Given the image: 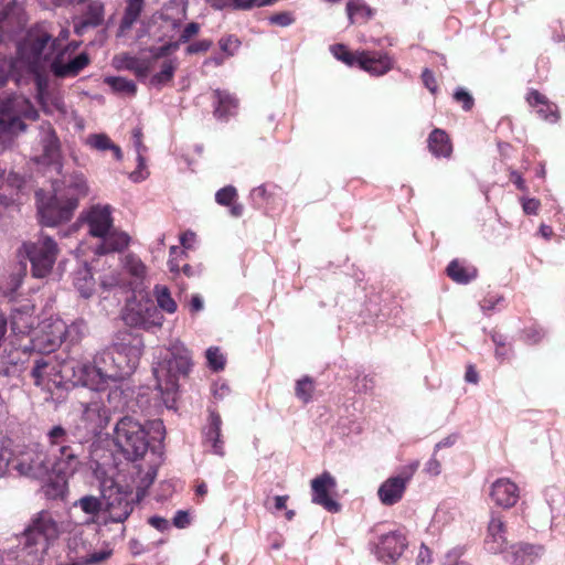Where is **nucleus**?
I'll return each mask as SVG.
<instances>
[{"mask_svg": "<svg viewBox=\"0 0 565 565\" xmlns=\"http://www.w3.org/2000/svg\"><path fill=\"white\" fill-rule=\"evenodd\" d=\"M237 198V191L233 185H227L220 189L215 193V201L223 206H230Z\"/></svg>", "mask_w": 565, "mask_h": 565, "instance_id": "obj_57", "label": "nucleus"}, {"mask_svg": "<svg viewBox=\"0 0 565 565\" xmlns=\"http://www.w3.org/2000/svg\"><path fill=\"white\" fill-rule=\"evenodd\" d=\"M489 495L495 505L510 509L520 499V489L509 478H499L490 487Z\"/></svg>", "mask_w": 565, "mask_h": 565, "instance_id": "obj_25", "label": "nucleus"}, {"mask_svg": "<svg viewBox=\"0 0 565 565\" xmlns=\"http://www.w3.org/2000/svg\"><path fill=\"white\" fill-rule=\"evenodd\" d=\"M100 286L105 290H111L114 288L130 290L127 280L124 278V275L118 271L104 274L100 278Z\"/></svg>", "mask_w": 565, "mask_h": 565, "instance_id": "obj_50", "label": "nucleus"}, {"mask_svg": "<svg viewBox=\"0 0 565 565\" xmlns=\"http://www.w3.org/2000/svg\"><path fill=\"white\" fill-rule=\"evenodd\" d=\"M137 169L130 173V179L134 182H141L148 177V171L146 169V160L141 153L137 156Z\"/></svg>", "mask_w": 565, "mask_h": 565, "instance_id": "obj_59", "label": "nucleus"}, {"mask_svg": "<svg viewBox=\"0 0 565 565\" xmlns=\"http://www.w3.org/2000/svg\"><path fill=\"white\" fill-rule=\"evenodd\" d=\"M72 329L57 317H50L43 320L39 326V330L31 338L32 352L38 354L53 352Z\"/></svg>", "mask_w": 565, "mask_h": 565, "instance_id": "obj_14", "label": "nucleus"}, {"mask_svg": "<svg viewBox=\"0 0 565 565\" xmlns=\"http://www.w3.org/2000/svg\"><path fill=\"white\" fill-rule=\"evenodd\" d=\"M200 29L201 26L199 23L191 22L183 28L178 41H169L160 46H150L147 49V52L150 53L154 60L166 57L177 52L182 43H186L195 36L200 32Z\"/></svg>", "mask_w": 565, "mask_h": 565, "instance_id": "obj_28", "label": "nucleus"}, {"mask_svg": "<svg viewBox=\"0 0 565 565\" xmlns=\"http://www.w3.org/2000/svg\"><path fill=\"white\" fill-rule=\"evenodd\" d=\"M15 455L13 443L10 438H0V478L4 477Z\"/></svg>", "mask_w": 565, "mask_h": 565, "instance_id": "obj_48", "label": "nucleus"}, {"mask_svg": "<svg viewBox=\"0 0 565 565\" xmlns=\"http://www.w3.org/2000/svg\"><path fill=\"white\" fill-rule=\"evenodd\" d=\"M269 22L279 26H289L295 22V18L291 12H279L269 17Z\"/></svg>", "mask_w": 565, "mask_h": 565, "instance_id": "obj_60", "label": "nucleus"}, {"mask_svg": "<svg viewBox=\"0 0 565 565\" xmlns=\"http://www.w3.org/2000/svg\"><path fill=\"white\" fill-rule=\"evenodd\" d=\"M148 434L149 430L140 422L124 416L115 425L113 440L126 459L136 461L143 458L149 448Z\"/></svg>", "mask_w": 565, "mask_h": 565, "instance_id": "obj_6", "label": "nucleus"}, {"mask_svg": "<svg viewBox=\"0 0 565 565\" xmlns=\"http://www.w3.org/2000/svg\"><path fill=\"white\" fill-rule=\"evenodd\" d=\"M90 62L86 52L74 55L68 49H61L54 52L47 61L52 74L57 78H70L77 76Z\"/></svg>", "mask_w": 565, "mask_h": 565, "instance_id": "obj_17", "label": "nucleus"}, {"mask_svg": "<svg viewBox=\"0 0 565 565\" xmlns=\"http://www.w3.org/2000/svg\"><path fill=\"white\" fill-rule=\"evenodd\" d=\"M164 61L161 64L160 71L156 74H153L150 77V85L157 88H161L162 86L170 83L173 77L174 73L179 66V61L177 57H163Z\"/></svg>", "mask_w": 565, "mask_h": 565, "instance_id": "obj_40", "label": "nucleus"}, {"mask_svg": "<svg viewBox=\"0 0 565 565\" xmlns=\"http://www.w3.org/2000/svg\"><path fill=\"white\" fill-rule=\"evenodd\" d=\"M104 22V4L98 1H89L78 22L74 24V31L82 35L88 28H96Z\"/></svg>", "mask_w": 565, "mask_h": 565, "instance_id": "obj_32", "label": "nucleus"}, {"mask_svg": "<svg viewBox=\"0 0 565 565\" xmlns=\"http://www.w3.org/2000/svg\"><path fill=\"white\" fill-rule=\"evenodd\" d=\"M212 45L213 42L211 40H200L188 45V47L185 49V53L192 55L201 52H206L211 49Z\"/></svg>", "mask_w": 565, "mask_h": 565, "instance_id": "obj_61", "label": "nucleus"}, {"mask_svg": "<svg viewBox=\"0 0 565 565\" xmlns=\"http://www.w3.org/2000/svg\"><path fill=\"white\" fill-rule=\"evenodd\" d=\"M504 301L503 297L497 294H489L480 301V309L486 315L500 309L499 306Z\"/></svg>", "mask_w": 565, "mask_h": 565, "instance_id": "obj_58", "label": "nucleus"}, {"mask_svg": "<svg viewBox=\"0 0 565 565\" xmlns=\"http://www.w3.org/2000/svg\"><path fill=\"white\" fill-rule=\"evenodd\" d=\"M151 54L149 57H137L129 54H121L114 57V65L119 70H128L135 73L138 78H145L149 75L156 62Z\"/></svg>", "mask_w": 565, "mask_h": 565, "instance_id": "obj_27", "label": "nucleus"}, {"mask_svg": "<svg viewBox=\"0 0 565 565\" xmlns=\"http://www.w3.org/2000/svg\"><path fill=\"white\" fill-rule=\"evenodd\" d=\"M456 102L458 103H461L462 104V108L465 110H470L473 106V98L472 96L467 92L463 88H459L455 92V95H454Z\"/></svg>", "mask_w": 565, "mask_h": 565, "instance_id": "obj_63", "label": "nucleus"}, {"mask_svg": "<svg viewBox=\"0 0 565 565\" xmlns=\"http://www.w3.org/2000/svg\"><path fill=\"white\" fill-rule=\"evenodd\" d=\"M102 242L96 246L97 254H107L113 252H119L126 248L129 244L130 237L124 232H117L114 228L105 236H100Z\"/></svg>", "mask_w": 565, "mask_h": 565, "instance_id": "obj_36", "label": "nucleus"}, {"mask_svg": "<svg viewBox=\"0 0 565 565\" xmlns=\"http://www.w3.org/2000/svg\"><path fill=\"white\" fill-rule=\"evenodd\" d=\"M406 546L405 535L399 531H391L380 535L379 541L374 543L373 552L380 561L390 563L401 557Z\"/></svg>", "mask_w": 565, "mask_h": 565, "instance_id": "obj_20", "label": "nucleus"}, {"mask_svg": "<svg viewBox=\"0 0 565 565\" xmlns=\"http://www.w3.org/2000/svg\"><path fill=\"white\" fill-rule=\"evenodd\" d=\"M218 46L226 57H231L237 53L241 46V41L238 40L237 36L231 34L221 38L218 41Z\"/></svg>", "mask_w": 565, "mask_h": 565, "instance_id": "obj_55", "label": "nucleus"}, {"mask_svg": "<svg viewBox=\"0 0 565 565\" xmlns=\"http://www.w3.org/2000/svg\"><path fill=\"white\" fill-rule=\"evenodd\" d=\"M82 416L73 431V437L88 440L99 435L107 426L110 415L109 411L99 399H92L83 405Z\"/></svg>", "mask_w": 565, "mask_h": 565, "instance_id": "obj_13", "label": "nucleus"}, {"mask_svg": "<svg viewBox=\"0 0 565 565\" xmlns=\"http://www.w3.org/2000/svg\"><path fill=\"white\" fill-rule=\"evenodd\" d=\"M428 148L435 157H450L452 146L446 131L434 129L428 137Z\"/></svg>", "mask_w": 565, "mask_h": 565, "instance_id": "obj_38", "label": "nucleus"}, {"mask_svg": "<svg viewBox=\"0 0 565 565\" xmlns=\"http://www.w3.org/2000/svg\"><path fill=\"white\" fill-rule=\"evenodd\" d=\"M33 313L34 306L30 303L12 309L10 315L11 332L17 337L30 334L35 321Z\"/></svg>", "mask_w": 565, "mask_h": 565, "instance_id": "obj_29", "label": "nucleus"}, {"mask_svg": "<svg viewBox=\"0 0 565 565\" xmlns=\"http://www.w3.org/2000/svg\"><path fill=\"white\" fill-rule=\"evenodd\" d=\"M122 320L129 327L150 329L161 327L163 316L148 296H132L122 310Z\"/></svg>", "mask_w": 565, "mask_h": 565, "instance_id": "obj_11", "label": "nucleus"}, {"mask_svg": "<svg viewBox=\"0 0 565 565\" xmlns=\"http://www.w3.org/2000/svg\"><path fill=\"white\" fill-rule=\"evenodd\" d=\"M104 82L115 92L126 96H135L137 86L134 81L120 76H107Z\"/></svg>", "mask_w": 565, "mask_h": 565, "instance_id": "obj_47", "label": "nucleus"}, {"mask_svg": "<svg viewBox=\"0 0 565 565\" xmlns=\"http://www.w3.org/2000/svg\"><path fill=\"white\" fill-rule=\"evenodd\" d=\"M65 362L66 360L58 361L56 356L50 355V353L42 356L36 354L31 371L34 384L51 394L66 391V374L63 371Z\"/></svg>", "mask_w": 565, "mask_h": 565, "instance_id": "obj_10", "label": "nucleus"}, {"mask_svg": "<svg viewBox=\"0 0 565 565\" xmlns=\"http://www.w3.org/2000/svg\"><path fill=\"white\" fill-rule=\"evenodd\" d=\"M222 418L215 411H209L207 424L203 428L204 443L211 446L213 454L224 456V441L221 438Z\"/></svg>", "mask_w": 565, "mask_h": 565, "instance_id": "obj_30", "label": "nucleus"}, {"mask_svg": "<svg viewBox=\"0 0 565 565\" xmlns=\"http://www.w3.org/2000/svg\"><path fill=\"white\" fill-rule=\"evenodd\" d=\"M484 548L489 553L502 555H504L509 548L505 523L502 518L495 513L491 514L487 527Z\"/></svg>", "mask_w": 565, "mask_h": 565, "instance_id": "obj_23", "label": "nucleus"}, {"mask_svg": "<svg viewBox=\"0 0 565 565\" xmlns=\"http://www.w3.org/2000/svg\"><path fill=\"white\" fill-rule=\"evenodd\" d=\"M331 52L337 60L342 61L347 65H358V56L360 51L351 53L347 50V47L343 44H335L331 46Z\"/></svg>", "mask_w": 565, "mask_h": 565, "instance_id": "obj_54", "label": "nucleus"}, {"mask_svg": "<svg viewBox=\"0 0 565 565\" xmlns=\"http://www.w3.org/2000/svg\"><path fill=\"white\" fill-rule=\"evenodd\" d=\"M75 505H78L85 513L96 515L102 509V501L93 495L81 498Z\"/></svg>", "mask_w": 565, "mask_h": 565, "instance_id": "obj_56", "label": "nucleus"}, {"mask_svg": "<svg viewBox=\"0 0 565 565\" xmlns=\"http://www.w3.org/2000/svg\"><path fill=\"white\" fill-rule=\"evenodd\" d=\"M26 21L22 3L17 0L0 1V44L13 41L18 46V43L23 40V38L18 40V35L23 32Z\"/></svg>", "mask_w": 565, "mask_h": 565, "instance_id": "obj_12", "label": "nucleus"}, {"mask_svg": "<svg viewBox=\"0 0 565 565\" xmlns=\"http://www.w3.org/2000/svg\"><path fill=\"white\" fill-rule=\"evenodd\" d=\"M107 509L109 516L115 522L125 521L132 512L134 505L127 494L116 491L115 495L109 494L107 498Z\"/></svg>", "mask_w": 565, "mask_h": 565, "instance_id": "obj_34", "label": "nucleus"}, {"mask_svg": "<svg viewBox=\"0 0 565 565\" xmlns=\"http://www.w3.org/2000/svg\"><path fill=\"white\" fill-rule=\"evenodd\" d=\"M447 275L458 284H468L477 277V269L455 259L447 266Z\"/></svg>", "mask_w": 565, "mask_h": 565, "instance_id": "obj_43", "label": "nucleus"}, {"mask_svg": "<svg viewBox=\"0 0 565 565\" xmlns=\"http://www.w3.org/2000/svg\"><path fill=\"white\" fill-rule=\"evenodd\" d=\"M141 355V349L138 345L127 343H115L94 356L102 373L104 370H113L116 373L114 377H106L107 382L117 383L130 375L137 367Z\"/></svg>", "mask_w": 565, "mask_h": 565, "instance_id": "obj_5", "label": "nucleus"}, {"mask_svg": "<svg viewBox=\"0 0 565 565\" xmlns=\"http://www.w3.org/2000/svg\"><path fill=\"white\" fill-rule=\"evenodd\" d=\"M214 97L216 106L214 115L221 120H227L231 116L235 115L237 109V99L230 93L224 90H215Z\"/></svg>", "mask_w": 565, "mask_h": 565, "instance_id": "obj_37", "label": "nucleus"}, {"mask_svg": "<svg viewBox=\"0 0 565 565\" xmlns=\"http://www.w3.org/2000/svg\"><path fill=\"white\" fill-rule=\"evenodd\" d=\"M53 195L45 200L42 191L36 192L38 212L41 223L45 226H55L61 222L68 221L81 198L88 191L86 179L83 173L73 171L71 174H63L52 182Z\"/></svg>", "mask_w": 565, "mask_h": 565, "instance_id": "obj_1", "label": "nucleus"}, {"mask_svg": "<svg viewBox=\"0 0 565 565\" xmlns=\"http://www.w3.org/2000/svg\"><path fill=\"white\" fill-rule=\"evenodd\" d=\"M31 350V345H25L22 350L12 348L11 350H3L0 353V374L4 376H12L22 370L21 355H25Z\"/></svg>", "mask_w": 565, "mask_h": 565, "instance_id": "obj_33", "label": "nucleus"}, {"mask_svg": "<svg viewBox=\"0 0 565 565\" xmlns=\"http://www.w3.org/2000/svg\"><path fill=\"white\" fill-rule=\"evenodd\" d=\"M544 553L545 548L541 544L519 542L509 546L503 559L511 565H534L543 557Z\"/></svg>", "mask_w": 565, "mask_h": 565, "instance_id": "obj_22", "label": "nucleus"}, {"mask_svg": "<svg viewBox=\"0 0 565 565\" xmlns=\"http://www.w3.org/2000/svg\"><path fill=\"white\" fill-rule=\"evenodd\" d=\"M192 366L191 352L179 340L156 349L152 363V372L157 381L156 388L168 408H171L175 401L179 380L188 376Z\"/></svg>", "mask_w": 565, "mask_h": 565, "instance_id": "obj_2", "label": "nucleus"}, {"mask_svg": "<svg viewBox=\"0 0 565 565\" xmlns=\"http://www.w3.org/2000/svg\"><path fill=\"white\" fill-rule=\"evenodd\" d=\"M526 102L531 107L536 108L539 116L547 121L555 122L558 118L557 108L554 104L536 89H531L526 95Z\"/></svg>", "mask_w": 565, "mask_h": 565, "instance_id": "obj_35", "label": "nucleus"}, {"mask_svg": "<svg viewBox=\"0 0 565 565\" xmlns=\"http://www.w3.org/2000/svg\"><path fill=\"white\" fill-rule=\"evenodd\" d=\"M63 371L66 374V390L81 385L97 392L104 391L110 385L106 377L116 376L113 370H104L102 373L94 360H66Z\"/></svg>", "mask_w": 565, "mask_h": 565, "instance_id": "obj_8", "label": "nucleus"}, {"mask_svg": "<svg viewBox=\"0 0 565 565\" xmlns=\"http://www.w3.org/2000/svg\"><path fill=\"white\" fill-rule=\"evenodd\" d=\"M345 9L351 24L366 23L375 14V10L364 0H349Z\"/></svg>", "mask_w": 565, "mask_h": 565, "instance_id": "obj_39", "label": "nucleus"}, {"mask_svg": "<svg viewBox=\"0 0 565 565\" xmlns=\"http://www.w3.org/2000/svg\"><path fill=\"white\" fill-rule=\"evenodd\" d=\"M395 61L387 53L361 51L358 56V65L372 76H382L394 68Z\"/></svg>", "mask_w": 565, "mask_h": 565, "instance_id": "obj_24", "label": "nucleus"}, {"mask_svg": "<svg viewBox=\"0 0 565 565\" xmlns=\"http://www.w3.org/2000/svg\"><path fill=\"white\" fill-rule=\"evenodd\" d=\"M418 465L417 461L411 463L397 476L388 478L380 486L377 495L384 505H393L402 500L406 486L417 470Z\"/></svg>", "mask_w": 565, "mask_h": 565, "instance_id": "obj_18", "label": "nucleus"}, {"mask_svg": "<svg viewBox=\"0 0 565 565\" xmlns=\"http://www.w3.org/2000/svg\"><path fill=\"white\" fill-rule=\"evenodd\" d=\"M49 447L39 445L15 449L12 469L20 476L44 481L52 478Z\"/></svg>", "mask_w": 565, "mask_h": 565, "instance_id": "obj_7", "label": "nucleus"}, {"mask_svg": "<svg viewBox=\"0 0 565 565\" xmlns=\"http://www.w3.org/2000/svg\"><path fill=\"white\" fill-rule=\"evenodd\" d=\"M545 332L542 328L539 327H530L526 330H524V339L527 343L534 344L540 342Z\"/></svg>", "mask_w": 565, "mask_h": 565, "instance_id": "obj_62", "label": "nucleus"}, {"mask_svg": "<svg viewBox=\"0 0 565 565\" xmlns=\"http://www.w3.org/2000/svg\"><path fill=\"white\" fill-rule=\"evenodd\" d=\"M207 366L214 372L222 371L225 366V356L221 352L220 348L211 347L205 352Z\"/></svg>", "mask_w": 565, "mask_h": 565, "instance_id": "obj_53", "label": "nucleus"}, {"mask_svg": "<svg viewBox=\"0 0 565 565\" xmlns=\"http://www.w3.org/2000/svg\"><path fill=\"white\" fill-rule=\"evenodd\" d=\"M491 340L495 345L494 356L498 361L503 362L512 356V347L508 343L507 337L500 332L492 331Z\"/></svg>", "mask_w": 565, "mask_h": 565, "instance_id": "obj_49", "label": "nucleus"}, {"mask_svg": "<svg viewBox=\"0 0 565 565\" xmlns=\"http://www.w3.org/2000/svg\"><path fill=\"white\" fill-rule=\"evenodd\" d=\"M215 9L231 8L234 10H248L255 7H263L273 3L275 0H209Z\"/></svg>", "mask_w": 565, "mask_h": 565, "instance_id": "obj_45", "label": "nucleus"}, {"mask_svg": "<svg viewBox=\"0 0 565 565\" xmlns=\"http://www.w3.org/2000/svg\"><path fill=\"white\" fill-rule=\"evenodd\" d=\"M57 254L56 242L46 235H40L34 242L23 243L19 249V256L30 260L32 275L36 278H44L51 273Z\"/></svg>", "mask_w": 565, "mask_h": 565, "instance_id": "obj_9", "label": "nucleus"}, {"mask_svg": "<svg viewBox=\"0 0 565 565\" xmlns=\"http://www.w3.org/2000/svg\"><path fill=\"white\" fill-rule=\"evenodd\" d=\"M156 477H157V469L154 467H150L142 476L139 477V480L137 481V487H136L137 488V492H136L137 501H140L145 498L148 489L153 483Z\"/></svg>", "mask_w": 565, "mask_h": 565, "instance_id": "obj_52", "label": "nucleus"}, {"mask_svg": "<svg viewBox=\"0 0 565 565\" xmlns=\"http://www.w3.org/2000/svg\"><path fill=\"white\" fill-rule=\"evenodd\" d=\"M313 391L315 384L311 377L305 376L297 381L295 393L302 403L307 404L312 399Z\"/></svg>", "mask_w": 565, "mask_h": 565, "instance_id": "obj_51", "label": "nucleus"}, {"mask_svg": "<svg viewBox=\"0 0 565 565\" xmlns=\"http://www.w3.org/2000/svg\"><path fill=\"white\" fill-rule=\"evenodd\" d=\"M122 268L127 275L131 277L128 282L129 289L136 290L140 287L147 277V266L135 254H127L122 258Z\"/></svg>", "mask_w": 565, "mask_h": 565, "instance_id": "obj_31", "label": "nucleus"}, {"mask_svg": "<svg viewBox=\"0 0 565 565\" xmlns=\"http://www.w3.org/2000/svg\"><path fill=\"white\" fill-rule=\"evenodd\" d=\"M153 295L158 305V309H161L170 315L177 311L178 305L172 298L171 292L167 286L156 285L153 288Z\"/></svg>", "mask_w": 565, "mask_h": 565, "instance_id": "obj_46", "label": "nucleus"}, {"mask_svg": "<svg viewBox=\"0 0 565 565\" xmlns=\"http://www.w3.org/2000/svg\"><path fill=\"white\" fill-rule=\"evenodd\" d=\"M145 0H128L125 14L121 19L119 29H118V36H125L126 33L130 30L132 24L137 21L139 18L142 8H143Z\"/></svg>", "mask_w": 565, "mask_h": 565, "instance_id": "obj_41", "label": "nucleus"}, {"mask_svg": "<svg viewBox=\"0 0 565 565\" xmlns=\"http://www.w3.org/2000/svg\"><path fill=\"white\" fill-rule=\"evenodd\" d=\"M60 523L49 511L39 512L21 535L22 556L30 565H42L52 542L61 534Z\"/></svg>", "mask_w": 565, "mask_h": 565, "instance_id": "obj_4", "label": "nucleus"}, {"mask_svg": "<svg viewBox=\"0 0 565 565\" xmlns=\"http://www.w3.org/2000/svg\"><path fill=\"white\" fill-rule=\"evenodd\" d=\"M335 488V479L329 472L321 473L311 480L312 502L321 505L329 512H339L340 504L331 497Z\"/></svg>", "mask_w": 565, "mask_h": 565, "instance_id": "obj_21", "label": "nucleus"}, {"mask_svg": "<svg viewBox=\"0 0 565 565\" xmlns=\"http://www.w3.org/2000/svg\"><path fill=\"white\" fill-rule=\"evenodd\" d=\"M461 554H462L461 547H456V548L449 551L446 555L445 565H470L462 559H458L461 556Z\"/></svg>", "mask_w": 565, "mask_h": 565, "instance_id": "obj_64", "label": "nucleus"}, {"mask_svg": "<svg viewBox=\"0 0 565 565\" xmlns=\"http://www.w3.org/2000/svg\"><path fill=\"white\" fill-rule=\"evenodd\" d=\"M67 557L76 565H98L107 559L113 551L106 546L100 551L93 550V541L84 533H74L67 542Z\"/></svg>", "mask_w": 565, "mask_h": 565, "instance_id": "obj_15", "label": "nucleus"}, {"mask_svg": "<svg viewBox=\"0 0 565 565\" xmlns=\"http://www.w3.org/2000/svg\"><path fill=\"white\" fill-rule=\"evenodd\" d=\"M86 145L100 152L111 150L116 160L120 161L122 159L121 149L105 134H92L87 136Z\"/></svg>", "mask_w": 565, "mask_h": 565, "instance_id": "obj_42", "label": "nucleus"}, {"mask_svg": "<svg viewBox=\"0 0 565 565\" xmlns=\"http://www.w3.org/2000/svg\"><path fill=\"white\" fill-rule=\"evenodd\" d=\"M88 232L95 237L105 236L113 228L111 207L109 205H94L86 213Z\"/></svg>", "mask_w": 565, "mask_h": 565, "instance_id": "obj_26", "label": "nucleus"}, {"mask_svg": "<svg viewBox=\"0 0 565 565\" xmlns=\"http://www.w3.org/2000/svg\"><path fill=\"white\" fill-rule=\"evenodd\" d=\"M40 145L42 147V154L39 162L52 166L60 177L63 174H71L72 172H64L60 162L61 159V145L60 140L50 122H43L40 126Z\"/></svg>", "mask_w": 565, "mask_h": 565, "instance_id": "obj_19", "label": "nucleus"}, {"mask_svg": "<svg viewBox=\"0 0 565 565\" xmlns=\"http://www.w3.org/2000/svg\"><path fill=\"white\" fill-rule=\"evenodd\" d=\"M46 440L52 476L65 480L83 467V439L73 437L72 431L55 425L46 433Z\"/></svg>", "mask_w": 565, "mask_h": 565, "instance_id": "obj_3", "label": "nucleus"}, {"mask_svg": "<svg viewBox=\"0 0 565 565\" xmlns=\"http://www.w3.org/2000/svg\"><path fill=\"white\" fill-rule=\"evenodd\" d=\"M41 72H36L34 74H28L25 72L12 71L9 74L0 73V85H4V83L12 78L14 79L17 85H21L28 78L33 77L36 84L38 90V99L43 108V110L47 114H54L55 111L65 113V104L61 96L52 95L46 89V82L41 76Z\"/></svg>", "mask_w": 565, "mask_h": 565, "instance_id": "obj_16", "label": "nucleus"}, {"mask_svg": "<svg viewBox=\"0 0 565 565\" xmlns=\"http://www.w3.org/2000/svg\"><path fill=\"white\" fill-rule=\"evenodd\" d=\"M74 286L84 298H89L95 290V280L90 269L85 265L74 276Z\"/></svg>", "mask_w": 565, "mask_h": 565, "instance_id": "obj_44", "label": "nucleus"}]
</instances>
